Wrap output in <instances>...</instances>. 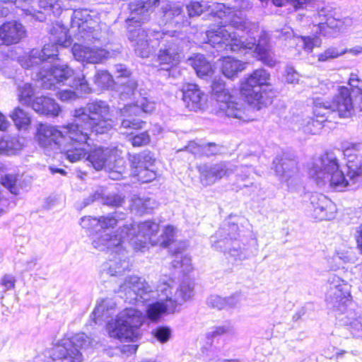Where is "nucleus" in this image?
Masks as SVG:
<instances>
[{
	"mask_svg": "<svg viewBox=\"0 0 362 362\" xmlns=\"http://www.w3.org/2000/svg\"><path fill=\"white\" fill-rule=\"evenodd\" d=\"M164 21L179 24L183 22L182 8L179 3L166 2L162 6Z\"/></svg>",
	"mask_w": 362,
	"mask_h": 362,
	"instance_id": "obj_30",
	"label": "nucleus"
},
{
	"mask_svg": "<svg viewBox=\"0 0 362 362\" xmlns=\"http://www.w3.org/2000/svg\"><path fill=\"white\" fill-rule=\"evenodd\" d=\"M344 155L347 160L346 175L332 153H325L314 161L310 175L320 187L343 191L362 185V144H351L344 150Z\"/></svg>",
	"mask_w": 362,
	"mask_h": 362,
	"instance_id": "obj_4",
	"label": "nucleus"
},
{
	"mask_svg": "<svg viewBox=\"0 0 362 362\" xmlns=\"http://www.w3.org/2000/svg\"><path fill=\"white\" fill-rule=\"evenodd\" d=\"M326 302L329 308L344 313L353 305L351 286L337 275L330 274L327 279Z\"/></svg>",
	"mask_w": 362,
	"mask_h": 362,
	"instance_id": "obj_13",
	"label": "nucleus"
},
{
	"mask_svg": "<svg viewBox=\"0 0 362 362\" xmlns=\"http://www.w3.org/2000/svg\"><path fill=\"white\" fill-rule=\"evenodd\" d=\"M160 0H134L129 5L130 15L127 19L128 32L134 28L132 24L141 25L148 21L149 12L158 5Z\"/></svg>",
	"mask_w": 362,
	"mask_h": 362,
	"instance_id": "obj_21",
	"label": "nucleus"
},
{
	"mask_svg": "<svg viewBox=\"0 0 362 362\" xmlns=\"http://www.w3.org/2000/svg\"><path fill=\"white\" fill-rule=\"evenodd\" d=\"M154 109V102L146 97H141L135 103L125 105L121 110V115L124 117L122 121L121 127L133 129H142L145 122L141 119L132 118V116L139 115L141 111L146 113L151 112Z\"/></svg>",
	"mask_w": 362,
	"mask_h": 362,
	"instance_id": "obj_18",
	"label": "nucleus"
},
{
	"mask_svg": "<svg viewBox=\"0 0 362 362\" xmlns=\"http://www.w3.org/2000/svg\"><path fill=\"white\" fill-rule=\"evenodd\" d=\"M182 100L186 107L191 111L203 110L207 101L206 95L194 83L183 85Z\"/></svg>",
	"mask_w": 362,
	"mask_h": 362,
	"instance_id": "obj_23",
	"label": "nucleus"
},
{
	"mask_svg": "<svg viewBox=\"0 0 362 362\" xmlns=\"http://www.w3.org/2000/svg\"><path fill=\"white\" fill-rule=\"evenodd\" d=\"M38 5L47 13L59 16L62 11V0H38Z\"/></svg>",
	"mask_w": 362,
	"mask_h": 362,
	"instance_id": "obj_40",
	"label": "nucleus"
},
{
	"mask_svg": "<svg viewBox=\"0 0 362 362\" xmlns=\"http://www.w3.org/2000/svg\"><path fill=\"white\" fill-rule=\"evenodd\" d=\"M332 90H334V85L330 81H326V82H322L317 88L316 93H320L322 95H327Z\"/></svg>",
	"mask_w": 362,
	"mask_h": 362,
	"instance_id": "obj_59",
	"label": "nucleus"
},
{
	"mask_svg": "<svg viewBox=\"0 0 362 362\" xmlns=\"http://www.w3.org/2000/svg\"><path fill=\"white\" fill-rule=\"evenodd\" d=\"M34 95V90L32 86L29 83H25L18 88V99L20 103L32 107L33 96Z\"/></svg>",
	"mask_w": 362,
	"mask_h": 362,
	"instance_id": "obj_39",
	"label": "nucleus"
},
{
	"mask_svg": "<svg viewBox=\"0 0 362 362\" xmlns=\"http://www.w3.org/2000/svg\"><path fill=\"white\" fill-rule=\"evenodd\" d=\"M37 264V259L35 257H32L30 259L26 261L25 264V271H31L34 269Z\"/></svg>",
	"mask_w": 362,
	"mask_h": 362,
	"instance_id": "obj_63",
	"label": "nucleus"
},
{
	"mask_svg": "<svg viewBox=\"0 0 362 362\" xmlns=\"http://www.w3.org/2000/svg\"><path fill=\"white\" fill-rule=\"evenodd\" d=\"M337 114V109L332 103L322 98L316 97L313 99V115L316 119L313 117L303 119L300 124L301 129L305 134H316L322 128V123L332 118L333 115Z\"/></svg>",
	"mask_w": 362,
	"mask_h": 362,
	"instance_id": "obj_16",
	"label": "nucleus"
},
{
	"mask_svg": "<svg viewBox=\"0 0 362 362\" xmlns=\"http://www.w3.org/2000/svg\"><path fill=\"white\" fill-rule=\"evenodd\" d=\"M349 86H338L337 94L333 98L332 104L336 107L337 115L341 118L351 117L354 112V105L351 95H355L362 100V81L356 74H351L349 79Z\"/></svg>",
	"mask_w": 362,
	"mask_h": 362,
	"instance_id": "obj_14",
	"label": "nucleus"
},
{
	"mask_svg": "<svg viewBox=\"0 0 362 362\" xmlns=\"http://www.w3.org/2000/svg\"><path fill=\"white\" fill-rule=\"evenodd\" d=\"M57 96L59 100L64 102L73 100L77 98L76 92L69 89L61 90L58 91Z\"/></svg>",
	"mask_w": 362,
	"mask_h": 362,
	"instance_id": "obj_57",
	"label": "nucleus"
},
{
	"mask_svg": "<svg viewBox=\"0 0 362 362\" xmlns=\"http://www.w3.org/2000/svg\"><path fill=\"white\" fill-rule=\"evenodd\" d=\"M94 81L102 89H108L114 85L112 75L105 70L98 71L95 76Z\"/></svg>",
	"mask_w": 362,
	"mask_h": 362,
	"instance_id": "obj_43",
	"label": "nucleus"
},
{
	"mask_svg": "<svg viewBox=\"0 0 362 362\" xmlns=\"http://www.w3.org/2000/svg\"><path fill=\"white\" fill-rule=\"evenodd\" d=\"M269 74L264 69L255 70L240 87L243 96L250 105L264 104L263 95L269 86Z\"/></svg>",
	"mask_w": 362,
	"mask_h": 362,
	"instance_id": "obj_15",
	"label": "nucleus"
},
{
	"mask_svg": "<svg viewBox=\"0 0 362 362\" xmlns=\"http://www.w3.org/2000/svg\"><path fill=\"white\" fill-rule=\"evenodd\" d=\"M175 31H146L141 25L129 28L128 39L134 48L136 54L142 57H148L156 46L158 47L156 62L162 69L169 71L177 65L182 58L187 41L175 35Z\"/></svg>",
	"mask_w": 362,
	"mask_h": 362,
	"instance_id": "obj_5",
	"label": "nucleus"
},
{
	"mask_svg": "<svg viewBox=\"0 0 362 362\" xmlns=\"http://www.w3.org/2000/svg\"><path fill=\"white\" fill-rule=\"evenodd\" d=\"M172 266L175 269H180L183 274H187L192 270V261L189 257L183 256L180 252H177L172 262Z\"/></svg>",
	"mask_w": 362,
	"mask_h": 362,
	"instance_id": "obj_41",
	"label": "nucleus"
},
{
	"mask_svg": "<svg viewBox=\"0 0 362 362\" xmlns=\"http://www.w3.org/2000/svg\"><path fill=\"white\" fill-rule=\"evenodd\" d=\"M203 146L204 144H198L197 142L193 141L189 143L186 148L192 154L195 156H200L202 153Z\"/></svg>",
	"mask_w": 362,
	"mask_h": 362,
	"instance_id": "obj_60",
	"label": "nucleus"
},
{
	"mask_svg": "<svg viewBox=\"0 0 362 362\" xmlns=\"http://www.w3.org/2000/svg\"><path fill=\"white\" fill-rule=\"evenodd\" d=\"M246 65L247 63L233 57H224L222 62L221 71L226 77L233 78L239 72L245 69Z\"/></svg>",
	"mask_w": 362,
	"mask_h": 362,
	"instance_id": "obj_32",
	"label": "nucleus"
},
{
	"mask_svg": "<svg viewBox=\"0 0 362 362\" xmlns=\"http://www.w3.org/2000/svg\"><path fill=\"white\" fill-rule=\"evenodd\" d=\"M116 77L119 79L120 83L118 87V92L122 100L131 98L136 94L137 88L136 81L131 77V71L123 64L115 65Z\"/></svg>",
	"mask_w": 362,
	"mask_h": 362,
	"instance_id": "obj_27",
	"label": "nucleus"
},
{
	"mask_svg": "<svg viewBox=\"0 0 362 362\" xmlns=\"http://www.w3.org/2000/svg\"><path fill=\"white\" fill-rule=\"evenodd\" d=\"M224 298L226 300V308H233L238 306L243 300V296L240 293H235L230 296Z\"/></svg>",
	"mask_w": 362,
	"mask_h": 362,
	"instance_id": "obj_56",
	"label": "nucleus"
},
{
	"mask_svg": "<svg viewBox=\"0 0 362 362\" xmlns=\"http://www.w3.org/2000/svg\"><path fill=\"white\" fill-rule=\"evenodd\" d=\"M33 110L40 115L49 117H57L61 108L53 99L47 97H37L32 103Z\"/></svg>",
	"mask_w": 362,
	"mask_h": 362,
	"instance_id": "obj_29",
	"label": "nucleus"
},
{
	"mask_svg": "<svg viewBox=\"0 0 362 362\" xmlns=\"http://www.w3.org/2000/svg\"><path fill=\"white\" fill-rule=\"evenodd\" d=\"M7 1H0V17L7 16L10 12V8L8 7Z\"/></svg>",
	"mask_w": 362,
	"mask_h": 362,
	"instance_id": "obj_64",
	"label": "nucleus"
},
{
	"mask_svg": "<svg viewBox=\"0 0 362 362\" xmlns=\"http://www.w3.org/2000/svg\"><path fill=\"white\" fill-rule=\"evenodd\" d=\"M191 64L199 77L209 75L212 72L211 64L206 59L203 54H196L189 59Z\"/></svg>",
	"mask_w": 362,
	"mask_h": 362,
	"instance_id": "obj_35",
	"label": "nucleus"
},
{
	"mask_svg": "<svg viewBox=\"0 0 362 362\" xmlns=\"http://www.w3.org/2000/svg\"><path fill=\"white\" fill-rule=\"evenodd\" d=\"M25 27L16 21H8L0 26V45H11L25 37Z\"/></svg>",
	"mask_w": 362,
	"mask_h": 362,
	"instance_id": "obj_25",
	"label": "nucleus"
},
{
	"mask_svg": "<svg viewBox=\"0 0 362 362\" xmlns=\"http://www.w3.org/2000/svg\"><path fill=\"white\" fill-rule=\"evenodd\" d=\"M350 260V257L347 253L337 252L334 255L332 258V262L329 263L330 269L336 271L339 269L344 263L349 262Z\"/></svg>",
	"mask_w": 362,
	"mask_h": 362,
	"instance_id": "obj_48",
	"label": "nucleus"
},
{
	"mask_svg": "<svg viewBox=\"0 0 362 362\" xmlns=\"http://www.w3.org/2000/svg\"><path fill=\"white\" fill-rule=\"evenodd\" d=\"M175 228L172 226H167L160 237H158V244L167 247L173 242Z\"/></svg>",
	"mask_w": 362,
	"mask_h": 362,
	"instance_id": "obj_46",
	"label": "nucleus"
},
{
	"mask_svg": "<svg viewBox=\"0 0 362 362\" xmlns=\"http://www.w3.org/2000/svg\"><path fill=\"white\" fill-rule=\"evenodd\" d=\"M297 45L307 53H311L315 47H320L322 40L318 36H298L294 38Z\"/></svg>",
	"mask_w": 362,
	"mask_h": 362,
	"instance_id": "obj_37",
	"label": "nucleus"
},
{
	"mask_svg": "<svg viewBox=\"0 0 362 362\" xmlns=\"http://www.w3.org/2000/svg\"><path fill=\"white\" fill-rule=\"evenodd\" d=\"M18 180V175L16 174H5L1 176V183L8 189L11 193L18 194V189L16 185Z\"/></svg>",
	"mask_w": 362,
	"mask_h": 362,
	"instance_id": "obj_45",
	"label": "nucleus"
},
{
	"mask_svg": "<svg viewBox=\"0 0 362 362\" xmlns=\"http://www.w3.org/2000/svg\"><path fill=\"white\" fill-rule=\"evenodd\" d=\"M93 141V139L90 142V146L85 147L86 154L83 158L88 153L86 160L96 170H100L105 168H110L111 163L115 161V155L112 154V151L109 148L98 147L92 151L88 149L92 145Z\"/></svg>",
	"mask_w": 362,
	"mask_h": 362,
	"instance_id": "obj_24",
	"label": "nucleus"
},
{
	"mask_svg": "<svg viewBox=\"0 0 362 362\" xmlns=\"http://www.w3.org/2000/svg\"><path fill=\"white\" fill-rule=\"evenodd\" d=\"M211 13L220 20L217 26L206 33L207 42L218 52H240L255 49L260 60L269 66L275 65L271 56L269 35L259 30L257 23L247 18L245 11L252 8L248 0H211Z\"/></svg>",
	"mask_w": 362,
	"mask_h": 362,
	"instance_id": "obj_1",
	"label": "nucleus"
},
{
	"mask_svg": "<svg viewBox=\"0 0 362 362\" xmlns=\"http://www.w3.org/2000/svg\"><path fill=\"white\" fill-rule=\"evenodd\" d=\"M194 284L191 280H184L173 298L172 286L165 281L160 282L156 290L142 278L130 276L119 286L126 300L132 304H148L146 316L152 321H157L165 315L174 313L177 304L191 298L194 295Z\"/></svg>",
	"mask_w": 362,
	"mask_h": 362,
	"instance_id": "obj_3",
	"label": "nucleus"
},
{
	"mask_svg": "<svg viewBox=\"0 0 362 362\" xmlns=\"http://www.w3.org/2000/svg\"><path fill=\"white\" fill-rule=\"evenodd\" d=\"M1 285L4 287V292L13 288L15 286L14 277L11 275H5L1 279Z\"/></svg>",
	"mask_w": 362,
	"mask_h": 362,
	"instance_id": "obj_61",
	"label": "nucleus"
},
{
	"mask_svg": "<svg viewBox=\"0 0 362 362\" xmlns=\"http://www.w3.org/2000/svg\"><path fill=\"white\" fill-rule=\"evenodd\" d=\"M118 223L115 215H107L99 218L84 216L81 218L80 225L92 236V245L100 251H111L112 257L119 248L120 239H118V229L112 232Z\"/></svg>",
	"mask_w": 362,
	"mask_h": 362,
	"instance_id": "obj_10",
	"label": "nucleus"
},
{
	"mask_svg": "<svg viewBox=\"0 0 362 362\" xmlns=\"http://www.w3.org/2000/svg\"><path fill=\"white\" fill-rule=\"evenodd\" d=\"M122 163V160H116L111 163L110 168H105V170L109 172V177L114 180H118L123 177V173L121 170L122 167L117 165Z\"/></svg>",
	"mask_w": 362,
	"mask_h": 362,
	"instance_id": "obj_49",
	"label": "nucleus"
},
{
	"mask_svg": "<svg viewBox=\"0 0 362 362\" xmlns=\"http://www.w3.org/2000/svg\"><path fill=\"white\" fill-rule=\"evenodd\" d=\"M226 163L202 164L198 167L202 182L207 185L214 184L225 175H228L232 169Z\"/></svg>",
	"mask_w": 362,
	"mask_h": 362,
	"instance_id": "obj_26",
	"label": "nucleus"
},
{
	"mask_svg": "<svg viewBox=\"0 0 362 362\" xmlns=\"http://www.w3.org/2000/svg\"><path fill=\"white\" fill-rule=\"evenodd\" d=\"M273 165L276 175L279 177L281 182H286L288 187L296 182L298 167L294 159L284 156L282 158L277 157L274 160Z\"/></svg>",
	"mask_w": 362,
	"mask_h": 362,
	"instance_id": "obj_22",
	"label": "nucleus"
},
{
	"mask_svg": "<svg viewBox=\"0 0 362 362\" xmlns=\"http://www.w3.org/2000/svg\"><path fill=\"white\" fill-rule=\"evenodd\" d=\"M207 305L213 308L222 310L226 308V300L218 295H211L206 300Z\"/></svg>",
	"mask_w": 362,
	"mask_h": 362,
	"instance_id": "obj_52",
	"label": "nucleus"
},
{
	"mask_svg": "<svg viewBox=\"0 0 362 362\" xmlns=\"http://www.w3.org/2000/svg\"><path fill=\"white\" fill-rule=\"evenodd\" d=\"M308 207L311 216L320 221L333 218L337 211L335 204L320 193L311 194Z\"/></svg>",
	"mask_w": 362,
	"mask_h": 362,
	"instance_id": "obj_19",
	"label": "nucleus"
},
{
	"mask_svg": "<svg viewBox=\"0 0 362 362\" xmlns=\"http://www.w3.org/2000/svg\"><path fill=\"white\" fill-rule=\"evenodd\" d=\"M286 81L288 83H298L299 74L291 66H287L286 69Z\"/></svg>",
	"mask_w": 362,
	"mask_h": 362,
	"instance_id": "obj_58",
	"label": "nucleus"
},
{
	"mask_svg": "<svg viewBox=\"0 0 362 362\" xmlns=\"http://www.w3.org/2000/svg\"><path fill=\"white\" fill-rule=\"evenodd\" d=\"M214 98L216 101L217 113L219 115H225L240 121L247 120L243 104L234 101L228 91L226 93L218 94Z\"/></svg>",
	"mask_w": 362,
	"mask_h": 362,
	"instance_id": "obj_20",
	"label": "nucleus"
},
{
	"mask_svg": "<svg viewBox=\"0 0 362 362\" xmlns=\"http://www.w3.org/2000/svg\"><path fill=\"white\" fill-rule=\"evenodd\" d=\"M221 152V147L216 145L215 143H208L204 144L202 155L206 156H211L216 155Z\"/></svg>",
	"mask_w": 362,
	"mask_h": 362,
	"instance_id": "obj_55",
	"label": "nucleus"
},
{
	"mask_svg": "<svg viewBox=\"0 0 362 362\" xmlns=\"http://www.w3.org/2000/svg\"><path fill=\"white\" fill-rule=\"evenodd\" d=\"M132 175L138 181L147 183L154 180L158 174L155 169L156 159L150 151H144L133 155L129 158Z\"/></svg>",
	"mask_w": 362,
	"mask_h": 362,
	"instance_id": "obj_17",
	"label": "nucleus"
},
{
	"mask_svg": "<svg viewBox=\"0 0 362 362\" xmlns=\"http://www.w3.org/2000/svg\"><path fill=\"white\" fill-rule=\"evenodd\" d=\"M235 334V329L233 325L230 322L226 321L219 325L211 327L206 336V339L212 343L222 336L233 337Z\"/></svg>",
	"mask_w": 362,
	"mask_h": 362,
	"instance_id": "obj_34",
	"label": "nucleus"
},
{
	"mask_svg": "<svg viewBox=\"0 0 362 362\" xmlns=\"http://www.w3.org/2000/svg\"><path fill=\"white\" fill-rule=\"evenodd\" d=\"M154 337L160 343L167 342L171 336V329L168 327L159 326L152 331Z\"/></svg>",
	"mask_w": 362,
	"mask_h": 362,
	"instance_id": "obj_47",
	"label": "nucleus"
},
{
	"mask_svg": "<svg viewBox=\"0 0 362 362\" xmlns=\"http://www.w3.org/2000/svg\"><path fill=\"white\" fill-rule=\"evenodd\" d=\"M129 140L133 146L139 147L147 145L150 142V136L147 132H144L133 136Z\"/></svg>",
	"mask_w": 362,
	"mask_h": 362,
	"instance_id": "obj_50",
	"label": "nucleus"
},
{
	"mask_svg": "<svg viewBox=\"0 0 362 362\" xmlns=\"http://www.w3.org/2000/svg\"><path fill=\"white\" fill-rule=\"evenodd\" d=\"M158 206L154 199L150 197H134L132 200L131 209L139 215L150 214Z\"/></svg>",
	"mask_w": 362,
	"mask_h": 362,
	"instance_id": "obj_33",
	"label": "nucleus"
},
{
	"mask_svg": "<svg viewBox=\"0 0 362 362\" xmlns=\"http://www.w3.org/2000/svg\"><path fill=\"white\" fill-rule=\"evenodd\" d=\"M22 143L16 136L5 134L0 137V154L5 156L15 155L22 148Z\"/></svg>",
	"mask_w": 362,
	"mask_h": 362,
	"instance_id": "obj_31",
	"label": "nucleus"
},
{
	"mask_svg": "<svg viewBox=\"0 0 362 362\" xmlns=\"http://www.w3.org/2000/svg\"><path fill=\"white\" fill-rule=\"evenodd\" d=\"M209 6H212V4H210L209 1L205 2L202 1V2L194 1L191 2L187 6V9L188 12V15L189 17H194L201 15L204 11H207L209 12V15L211 17L217 18V16H215L211 13V8L213 6L209 8Z\"/></svg>",
	"mask_w": 362,
	"mask_h": 362,
	"instance_id": "obj_38",
	"label": "nucleus"
},
{
	"mask_svg": "<svg viewBox=\"0 0 362 362\" xmlns=\"http://www.w3.org/2000/svg\"><path fill=\"white\" fill-rule=\"evenodd\" d=\"M9 117L18 129H26L31 123L28 114L19 107L14 108Z\"/></svg>",
	"mask_w": 362,
	"mask_h": 362,
	"instance_id": "obj_36",
	"label": "nucleus"
},
{
	"mask_svg": "<svg viewBox=\"0 0 362 362\" xmlns=\"http://www.w3.org/2000/svg\"><path fill=\"white\" fill-rule=\"evenodd\" d=\"M346 314V323H349L351 328L356 330H362V315H357V313L350 307L343 313Z\"/></svg>",
	"mask_w": 362,
	"mask_h": 362,
	"instance_id": "obj_44",
	"label": "nucleus"
},
{
	"mask_svg": "<svg viewBox=\"0 0 362 362\" xmlns=\"http://www.w3.org/2000/svg\"><path fill=\"white\" fill-rule=\"evenodd\" d=\"M237 175L242 180H245L248 178H253L252 175L255 171L252 165H240L235 170Z\"/></svg>",
	"mask_w": 362,
	"mask_h": 362,
	"instance_id": "obj_53",
	"label": "nucleus"
},
{
	"mask_svg": "<svg viewBox=\"0 0 362 362\" xmlns=\"http://www.w3.org/2000/svg\"><path fill=\"white\" fill-rule=\"evenodd\" d=\"M74 120L71 123L79 134L86 133L83 147L90 145L91 135L104 134L112 127L110 106L103 100L88 103L86 107L75 110Z\"/></svg>",
	"mask_w": 362,
	"mask_h": 362,
	"instance_id": "obj_9",
	"label": "nucleus"
},
{
	"mask_svg": "<svg viewBox=\"0 0 362 362\" xmlns=\"http://www.w3.org/2000/svg\"><path fill=\"white\" fill-rule=\"evenodd\" d=\"M145 320L144 315L136 308H126L115 321L108 322L106 327L112 338L134 341L139 335V328Z\"/></svg>",
	"mask_w": 362,
	"mask_h": 362,
	"instance_id": "obj_12",
	"label": "nucleus"
},
{
	"mask_svg": "<svg viewBox=\"0 0 362 362\" xmlns=\"http://www.w3.org/2000/svg\"><path fill=\"white\" fill-rule=\"evenodd\" d=\"M95 200H100L104 205L118 207L122 204L124 198L115 192H110L103 187H98L92 195L85 199L84 204L87 206Z\"/></svg>",
	"mask_w": 362,
	"mask_h": 362,
	"instance_id": "obj_28",
	"label": "nucleus"
},
{
	"mask_svg": "<svg viewBox=\"0 0 362 362\" xmlns=\"http://www.w3.org/2000/svg\"><path fill=\"white\" fill-rule=\"evenodd\" d=\"M238 230L237 224L225 223L215 235L211 237L212 247L228 254V258L234 262L244 260L250 255L248 247L237 240Z\"/></svg>",
	"mask_w": 362,
	"mask_h": 362,
	"instance_id": "obj_11",
	"label": "nucleus"
},
{
	"mask_svg": "<svg viewBox=\"0 0 362 362\" xmlns=\"http://www.w3.org/2000/svg\"><path fill=\"white\" fill-rule=\"evenodd\" d=\"M159 225L152 221L141 222L136 226L132 223L118 228V239H120L116 255L105 265L104 269L110 276L122 275L129 270L126 245L129 244L134 250L140 251L146 247L148 243L158 244Z\"/></svg>",
	"mask_w": 362,
	"mask_h": 362,
	"instance_id": "obj_7",
	"label": "nucleus"
},
{
	"mask_svg": "<svg viewBox=\"0 0 362 362\" xmlns=\"http://www.w3.org/2000/svg\"><path fill=\"white\" fill-rule=\"evenodd\" d=\"M277 33H279L277 37L285 40L291 37L293 34L292 29L289 27H285Z\"/></svg>",
	"mask_w": 362,
	"mask_h": 362,
	"instance_id": "obj_62",
	"label": "nucleus"
},
{
	"mask_svg": "<svg viewBox=\"0 0 362 362\" xmlns=\"http://www.w3.org/2000/svg\"><path fill=\"white\" fill-rule=\"evenodd\" d=\"M347 52L348 50L346 49L329 47L324 52L317 54V61L319 62H327L344 55Z\"/></svg>",
	"mask_w": 362,
	"mask_h": 362,
	"instance_id": "obj_42",
	"label": "nucleus"
},
{
	"mask_svg": "<svg viewBox=\"0 0 362 362\" xmlns=\"http://www.w3.org/2000/svg\"><path fill=\"white\" fill-rule=\"evenodd\" d=\"M86 135V133L79 134L71 123L59 127L40 124L36 139L44 149L48 151L60 150L70 162L75 163L86 154L83 143Z\"/></svg>",
	"mask_w": 362,
	"mask_h": 362,
	"instance_id": "obj_8",
	"label": "nucleus"
},
{
	"mask_svg": "<svg viewBox=\"0 0 362 362\" xmlns=\"http://www.w3.org/2000/svg\"><path fill=\"white\" fill-rule=\"evenodd\" d=\"M50 40L52 43L45 45L41 50L33 49L28 56L23 57L20 60L21 66L35 69L37 80L41 81L45 89L55 90L62 85H68L89 93L90 88L83 75L72 78L74 71L67 65L52 66L48 62L58 56V46L67 47L71 45L66 28L58 24L54 25L50 31Z\"/></svg>",
	"mask_w": 362,
	"mask_h": 362,
	"instance_id": "obj_2",
	"label": "nucleus"
},
{
	"mask_svg": "<svg viewBox=\"0 0 362 362\" xmlns=\"http://www.w3.org/2000/svg\"><path fill=\"white\" fill-rule=\"evenodd\" d=\"M71 32L80 42L75 43L71 52L74 59L83 64H101L112 57L113 52L104 46L108 43L106 33L93 21L86 9L74 10L71 21Z\"/></svg>",
	"mask_w": 362,
	"mask_h": 362,
	"instance_id": "obj_6",
	"label": "nucleus"
},
{
	"mask_svg": "<svg viewBox=\"0 0 362 362\" xmlns=\"http://www.w3.org/2000/svg\"><path fill=\"white\" fill-rule=\"evenodd\" d=\"M211 88L214 97L221 93H226L228 91V89L225 88V82L221 78H215L214 79Z\"/></svg>",
	"mask_w": 362,
	"mask_h": 362,
	"instance_id": "obj_54",
	"label": "nucleus"
},
{
	"mask_svg": "<svg viewBox=\"0 0 362 362\" xmlns=\"http://www.w3.org/2000/svg\"><path fill=\"white\" fill-rule=\"evenodd\" d=\"M105 308L106 302L105 300H103L101 303H98L95 306L93 312V315L94 317L95 323H97V321L100 319H103L108 317V310L105 309Z\"/></svg>",
	"mask_w": 362,
	"mask_h": 362,
	"instance_id": "obj_51",
	"label": "nucleus"
}]
</instances>
